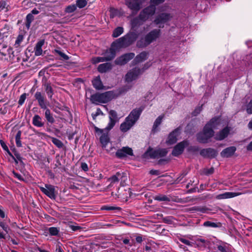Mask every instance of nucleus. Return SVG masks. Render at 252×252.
<instances>
[{
  "label": "nucleus",
  "instance_id": "f257e3e1",
  "mask_svg": "<svg viewBox=\"0 0 252 252\" xmlns=\"http://www.w3.org/2000/svg\"><path fill=\"white\" fill-rule=\"evenodd\" d=\"M136 38V34L133 32H130L125 36L120 38L112 44L111 48L106 51L105 57L94 58L92 60V63L95 64L113 59L115 56L116 51L118 49L128 46L134 41Z\"/></svg>",
  "mask_w": 252,
  "mask_h": 252
},
{
  "label": "nucleus",
  "instance_id": "f03ea898",
  "mask_svg": "<svg viewBox=\"0 0 252 252\" xmlns=\"http://www.w3.org/2000/svg\"><path fill=\"white\" fill-rule=\"evenodd\" d=\"M220 121L219 118L212 119L204 126L203 131L197 135L198 141L203 143L208 142L214 135V129L218 128L220 126Z\"/></svg>",
  "mask_w": 252,
  "mask_h": 252
},
{
  "label": "nucleus",
  "instance_id": "7ed1b4c3",
  "mask_svg": "<svg viewBox=\"0 0 252 252\" xmlns=\"http://www.w3.org/2000/svg\"><path fill=\"white\" fill-rule=\"evenodd\" d=\"M143 110L142 107L133 109L126 118L125 122L121 124L120 126L121 130L126 132L129 130L138 120Z\"/></svg>",
  "mask_w": 252,
  "mask_h": 252
},
{
  "label": "nucleus",
  "instance_id": "20e7f679",
  "mask_svg": "<svg viewBox=\"0 0 252 252\" xmlns=\"http://www.w3.org/2000/svg\"><path fill=\"white\" fill-rule=\"evenodd\" d=\"M115 97L113 92L109 91L102 94H96L91 96L92 102L95 104L106 103Z\"/></svg>",
  "mask_w": 252,
  "mask_h": 252
},
{
  "label": "nucleus",
  "instance_id": "39448f33",
  "mask_svg": "<svg viewBox=\"0 0 252 252\" xmlns=\"http://www.w3.org/2000/svg\"><path fill=\"white\" fill-rule=\"evenodd\" d=\"M34 96L36 99L37 100L38 104L42 109H45V117L47 121L53 124L55 122V120L52 115L51 113L50 110L47 108L46 102H45L44 98L40 92H36Z\"/></svg>",
  "mask_w": 252,
  "mask_h": 252
},
{
  "label": "nucleus",
  "instance_id": "423d86ee",
  "mask_svg": "<svg viewBox=\"0 0 252 252\" xmlns=\"http://www.w3.org/2000/svg\"><path fill=\"white\" fill-rule=\"evenodd\" d=\"M159 35L160 30H154L147 34L144 39L138 41L137 43L138 46L139 47L146 46L156 40Z\"/></svg>",
  "mask_w": 252,
  "mask_h": 252
},
{
  "label": "nucleus",
  "instance_id": "0eeeda50",
  "mask_svg": "<svg viewBox=\"0 0 252 252\" xmlns=\"http://www.w3.org/2000/svg\"><path fill=\"white\" fill-rule=\"evenodd\" d=\"M95 130L96 132L102 134L100 137V141L102 144V147L105 148L107 152H110L113 148L111 143L109 142L107 133L106 134L103 133L104 130L99 129L96 127H95Z\"/></svg>",
  "mask_w": 252,
  "mask_h": 252
},
{
  "label": "nucleus",
  "instance_id": "6e6552de",
  "mask_svg": "<svg viewBox=\"0 0 252 252\" xmlns=\"http://www.w3.org/2000/svg\"><path fill=\"white\" fill-rule=\"evenodd\" d=\"M167 153V151L165 149H154L149 148L144 154L145 158H158L165 156Z\"/></svg>",
  "mask_w": 252,
  "mask_h": 252
},
{
  "label": "nucleus",
  "instance_id": "1a4fd4ad",
  "mask_svg": "<svg viewBox=\"0 0 252 252\" xmlns=\"http://www.w3.org/2000/svg\"><path fill=\"white\" fill-rule=\"evenodd\" d=\"M143 71L135 67L129 70L125 76V80L127 83H130L135 80L138 76L143 73Z\"/></svg>",
  "mask_w": 252,
  "mask_h": 252
},
{
  "label": "nucleus",
  "instance_id": "9d476101",
  "mask_svg": "<svg viewBox=\"0 0 252 252\" xmlns=\"http://www.w3.org/2000/svg\"><path fill=\"white\" fill-rule=\"evenodd\" d=\"M155 6L153 5L146 8L141 12L139 15L140 19L143 21L148 19L155 13Z\"/></svg>",
  "mask_w": 252,
  "mask_h": 252
},
{
  "label": "nucleus",
  "instance_id": "9b49d317",
  "mask_svg": "<svg viewBox=\"0 0 252 252\" xmlns=\"http://www.w3.org/2000/svg\"><path fill=\"white\" fill-rule=\"evenodd\" d=\"M172 17L173 15L170 13H162L157 17L154 23L157 25L162 24L170 20Z\"/></svg>",
  "mask_w": 252,
  "mask_h": 252
},
{
  "label": "nucleus",
  "instance_id": "f8f14e48",
  "mask_svg": "<svg viewBox=\"0 0 252 252\" xmlns=\"http://www.w3.org/2000/svg\"><path fill=\"white\" fill-rule=\"evenodd\" d=\"M180 134V129L177 128L175 129L169 135L166 143L169 145L176 143L179 139Z\"/></svg>",
  "mask_w": 252,
  "mask_h": 252
},
{
  "label": "nucleus",
  "instance_id": "ddd939ff",
  "mask_svg": "<svg viewBox=\"0 0 252 252\" xmlns=\"http://www.w3.org/2000/svg\"><path fill=\"white\" fill-rule=\"evenodd\" d=\"M133 155V151L131 148L128 147H124L122 149L118 150L116 155L117 157L122 158L127 156H132Z\"/></svg>",
  "mask_w": 252,
  "mask_h": 252
},
{
  "label": "nucleus",
  "instance_id": "4468645a",
  "mask_svg": "<svg viewBox=\"0 0 252 252\" xmlns=\"http://www.w3.org/2000/svg\"><path fill=\"white\" fill-rule=\"evenodd\" d=\"M125 3L132 11L137 12L140 9L141 3L138 0H126Z\"/></svg>",
  "mask_w": 252,
  "mask_h": 252
},
{
  "label": "nucleus",
  "instance_id": "2eb2a0df",
  "mask_svg": "<svg viewBox=\"0 0 252 252\" xmlns=\"http://www.w3.org/2000/svg\"><path fill=\"white\" fill-rule=\"evenodd\" d=\"M189 143L187 141H183L178 144L174 148L172 151V155L174 156H178L181 154L185 147L188 146Z\"/></svg>",
  "mask_w": 252,
  "mask_h": 252
},
{
  "label": "nucleus",
  "instance_id": "dca6fc26",
  "mask_svg": "<svg viewBox=\"0 0 252 252\" xmlns=\"http://www.w3.org/2000/svg\"><path fill=\"white\" fill-rule=\"evenodd\" d=\"M134 57V54L133 53L126 54L117 59L115 62L117 64L123 65L126 63L130 60L133 59Z\"/></svg>",
  "mask_w": 252,
  "mask_h": 252
},
{
  "label": "nucleus",
  "instance_id": "f3484780",
  "mask_svg": "<svg viewBox=\"0 0 252 252\" xmlns=\"http://www.w3.org/2000/svg\"><path fill=\"white\" fill-rule=\"evenodd\" d=\"M41 191L51 199L55 198V189L51 185H46L45 188H40Z\"/></svg>",
  "mask_w": 252,
  "mask_h": 252
},
{
  "label": "nucleus",
  "instance_id": "a211bd4d",
  "mask_svg": "<svg viewBox=\"0 0 252 252\" xmlns=\"http://www.w3.org/2000/svg\"><path fill=\"white\" fill-rule=\"evenodd\" d=\"M243 194L242 192H225L223 193L218 195L216 198L218 199H224L235 197Z\"/></svg>",
  "mask_w": 252,
  "mask_h": 252
},
{
  "label": "nucleus",
  "instance_id": "6ab92c4d",
  "mask_svg": "<svg viewBox=\"0 0 252 252\" xmlns=\"http://www.w3.org/2000/svg\"><path fill=\"white\" fill-rule=\"evenodd\" d=\"M236 150V148L234 146H231L225 148L220 153V155L223 158H228L231 157Z\"/></svg>",
  "mask_w": 252,
  "mask_h": 252
},
{
  "label": "nucleus",
  "instance_id": "aec40b11",
  "mask_svg": "<svg viewBox=\"0 0 252 252\" xmlns=\"http://www.w3.org/2000/svg\"><path fill=\"white\" fill-rule=\"evenodd\" d=\"M165 118V115L162 114L160 116H159L155 120L153 126V129L152 131L154 132H157L158 131L159 128L158 126L160 125L161 122H162L163 120Z\"/></svg>",
  "mask_w": 252,
  "mask_h": 252
},
{
  "label": "nucleus",
  "instance_id": "412c9836",
  "mask_svg": "<svg viewBox=\"0 0 252 252\" xmlns=\"http://www.w3.org/2000/svg\"><path fill=\"white\" fill-rule=\"evenodd\" d=\"M200 153L202 156L208 157H214L217 154V151L211 148L203 149L201 151Z\"/></svg>",
  "mask_w": 252,
  "mask_h": 252
},
{
  "label": "nucleus",
  "instance_id": "4be33fe9",
  "mask_svg": "<svg viewBox=\"0 0 252 252\" xmlns=\"http://www.w3.org/2000/svg\"><path fill=\"white\" fill-rule=\"evenodd\" d=\"M229 132V128L225 127L216 135L215 138L218 140H221L228 135Z\"/></svg>",
  "mask_w": 252,
  "mask_h": 252
},
{
  "label": "nucleus",
  "instance_id": "5701e85b",
  "mask_svg": "<svg viewBox=\"0 0 252 252\" xmlns=\"http://www.w3.org/2000/svg\"><path fill=\"white\" fill-rule=\"evenodd\" d=\"M12 52V49L10 47H8L6 45H2V47L0 50V54L1 58L9 56Z\"/></svg>",
  "mask_w": 252,
  "mask_h": 252
},
{
  "label": "nucleus",
  "instance_id": "b1692460",
  "mask_svg": "<svg viewBox=\"0 0 252 252\" xmlns=\"http://www.w3.org/2000/svg\"><path fill=\"white\" fill-rule=\"evenodd\" d=\"M32 124L37 127H42L44 126L42 118L38 115H35L32 118Z\"/></svg>",
  "mask_w": 252,
  "mask_h": 252
},
{
  "label": "nucleus",
  "instance_id": "393cba45",
  "mask_svg": "<svg viewBox=\"0 0 252 252\" xmlns=\"http://www.w3.org/2000/svg\"><path fill=\"white\" fill-rule=\"evenodd\" d=\"M44 44V40H42L37 43L34 48V54L36 56H40L42 53V47Z\"/></svg>",
  "mask_w": 252,
  "mask_h": 252
},
{
  "label": "nucleus",
  "instance_id": "a878e982",
  "mask_svg": "<svg viewBox=\"0 0 252 252\" xmlns=\"http://www.w3.org/2000/svg\"><path fill=\"white\" fill-rule=\"evenodd\" d=\"M119 175L120 172H117L115 175L112 176L111 177L108 179V181L110 182V184L108 186L109 188L111 187L113 184L118 183L119 181L118 176H120Z\"/></svg>",
  "mask_w": 252,
  "mask_h": 252
},
{
  "label": "nucleus",
  "instance_id": "bb28decb",
  "mask_svg": "<svg viewBox=\"0 0 252 252\" xmlns=\"http://www.w3.org/2000/svg\"><path fill=\"white\" fill-rule=\"evenodd\" d=\"M93 85L97 90L101 89L103 88V85L99 77H96L93 80Z\"/></svg>",
  "mask_w": 252,
  "mask_h": 252
},
{
  "label": "nucleus",
  "instance_id": "cd10ccee",
  "mask_svg": "<svg viewBox=\"0 0 252 252\" xmlns=\"http://www.w3.org/2000/svg\"><path fill=\"white\" fill-rule=\"evenodd\" d=\"M111 68V64L109 63H105L100 64L98 67L99 72H105Z\"/></svg>",
  "mask_w": 252,
  "mask_h": 252
},
{
  "label": "nucleus",
  "instance_id": "c85d7f7f",
  "mask_svg": "<svg viewBox=\"0 0 252 252\" xmlns=\"http://www.w3.org/2000/svg\"><path fill=\"white\" fill-rule=\"evenodd\" d=\"M53 53L55 54L58 55L60 56L61 57V59L63 60H68L69 58V57L65 54L64 53H63L60 48H56L53 51Z\"/></svg>",
  "mask_w": 252,
  "mask_h": 252
},
{
  "label": "nucleus",
  "instance_id": "c756f323",
  "mask_svg": "<svg viewBox=\"0 0 252 252\" xmlns=\"http://www.w3.org/2000/svg\"><path fill=\"white\" fill-rule=\"evenodd\" d=\"M120 176H119V181H121V184L122 186H124L127 180V174L125 172H120Z\"/></svg>",
  "mask_w": 252,
  "mask_h": 252
},
{
  "label": "nucleus",
  "instance_id": "7c9ffc66",
  "mask_svg": "<svg viewBox=\"0 0 252 252\" xmlns=\"http://www.w3.org/2000/svg\"><path fill=\"white\" fill-rule=\"evenodd\" d=\"M124 32L123 28L122 27H118L115 29L113 33L114 37H117L120 36Z\"/></svg>",
  "mask_w": 252,
  "mask_h": 252
},
{
  "label": "nucleus",
  "instance_id": "2f4dec72",
  "mask_svg": "<svg viewBox=\"0 0 252 252\" xmlns=\"http://www.w3.org/2000/svg\"><path fill=\"white\" fill-rule=\"evenodd\" d=\"M33 20V16L32 14L30 13L27 15L26 17L27 23L26 26L28 29H29L31 26V23Z\"/></svg>",
  "mask_w": 252,
  "mask_h": 252
},
{
  "label": "nucleus",
  "instance_id": "473e14b6",
  "mask_svg": "<svg viewBox=\"0 0 252 252\" xmlns=\"http://www.w3.org/2000/svg\"><path fill=\"white\" fill-rule=\"evenodd\" d=\"M147 58V53L146 52H142L136 57V60L137 62H142L146 60Z\"/></svg>",
  "mask_w": 252,
  "mask_h": 252
},
{
  "label": "nucleus",
  "instance_id": "72a5a7b5",
  "mask_svg": "<svg viewBox=\"0 0 252 252\" xmlns=\"http://www.w3.org/2000/svg\"><path fill=\"white\" fill-rule=\"evenodd\" d=\"M155 199L160 201H169V199L168 198V197H167L165 195L162 194L156 195L155 197Z\"/></svg>",
  "mask_w": 252,
  "mask_h": 252
},
{
  "label": "nucleus",
  "instance_id": "f704fd0d",
  "mask_svg": "<svg viewBox=\"0 0 252 252\" xmlns=\"http://www.w3.org/2000/svg\"><path fill=\"white\" fill-rule=\"evenodd\" d=\"M87 4V0H77L76 1V5L80 8L84 7Z\"/></svg>",
  "mask_w": 252,
  "mask_h": 252
},
{
  "label": "nucleus",
  "instance_id": "c9c22d12",
  "mask_svg": "<svg viewBox=\"0 0 252 252\" xmlns=\"http://www.w3.org/2000/svg\"><path fill=\"white\" fill-rule=\"evenodd\" d=\"M49 232L51 235H57L59 232V229L55 227H51L49 228Z\"/></svg>",
  "mask_w": 252,
  "mask_h": 252
},
{
  "label": "nucleus",
  "instance_id": "e433bc0d",
  "mask_svg": "<svg viewBox=\"0 0 252 252\" xmlns=\"http://www.w3.org/2000/svg\"><path fill=\"white\" fill-rule=\"evenodd\" d=\"M52 142L58 148H62L63 146V144L60 140L56 138H52Z\"/></svg>",
  "mask_w": 252,
  "mask_h": 252
},
{
  "label": "nucleus",
  "instance_id": "4c0bfd02",
  "mask_svg": "<svg viewBox=\"0 0 252 252\" xmlns=\"http://www.w3.org/2000/svg\"><path fill=\"white\" fill-rule=\"evenodd\" d=\"M76 9V6L75 4H71L67 6L65 11L67 13H72Z\"/></svg>",
  "mask_w": 252,
  "mask_h": 252
},
{
  "label": "nucleus",
  "instance_id": "58836bf2",
  "mask_svg": "<svg viewBox=\"0 0 252 252\" xmlns=\"http://www.w3.org/2000/svg\"><path fill=\"white\" fill-rule=\"evenodd\" d=\"M109 122L107 126L106 127V129L107 131L111 129L115 125L116 120H112V119H109Z\"/></svg>",
  "mask_w": 252,
  "mask_h": 252
},
{
  "label": "nucleus",
  "instance_id": "ea45409f",
  "mask_svg": "<svg viewBox=\"0 0 252 252\" xmlns=\"http://www.w3.org/2000/svg\"><path fill=\"white\" fill-rule=\"evenodd\" d=\"M203 225L206 227H216L218 226V225L213 222H211L210 221H207L204 222Z\"/></svg>",
  "mask_w": 252,
  "mask_h": 252
},
{
  "label": "nucleus",
  "instance_id": "a19ab883",
  "mask_svg": "<svg viewBox=\"0 0 252 252\" xmlns=\"http://www.w3.org/2000/svg\"><path fill=\"white\" fill-rule=\"evenodd\" d=\"M23 40V36L22 35H19L15 41V46L17 47L19 46L21 42Z\"/></svg>",
  "mask_w": 252,
  "mask_h": 252
},
{
  "label": "nucleus",
  "instance_id": "79ce46f5",
  "mask_svg": "<svg viewBox=\"0 0 252 252\" xmlns=\"http://www.w3.org/2000/svg\"><path fill=\"white\" fill-rule=\"evenodd\" d=\"M45 90H46V92L48 94V96L51 98L52 95V89L51 87L49 85L47 84V85H46Z\"/></svg>",
  "mask_w": 252,
  "mask_h": 252
},
{
  "label": "nucleus",
  "instance_id": "37998d69",
  "mask_svg": "<svg viewBox=\"0 0 252 252\" xmlns=\"http://www.w3.org/2000/svg\"><path fill=\"white\" fill-rule=\"evenodd\" d=\"M109 119L115 120L117 118V113L114 110H111L109 113Z\"/></svg>",
  "mask_w": 252,
  "mask_h": 252
},
{
  "label": "nucleus",
  "instance_id": "c03bdc74",
  "mask_svg": "<svg viewBox=\"0 0 252 252\" xmlns=\"http://www.w3.org/2000/svg\"><path fill=\"white\" fill-rule=\"evenodd\" d=\"M0 145L2 147V148L3 149V150H4L5 151H6L7 152V153H8V154L10 156H12L11 154L9 152L8 148L7 146H6V145L5 144V143H4V142L2 140H0Z\"/></svg>",
  "mask_w": 252,
  "mask_h": 252
},
{
  "label": "nucleus",
  "instance_id": "a18cd8bd",
  "mask_svg": "<svg viewBox=\"0 0 252 252\" xmlns=\"http://www.w3.org/2000/svg\"><path fill=\"white\" fill-rule=\"evenodd\" d=\"M26 94H22L19 98V102H18L19 104L20 105H22L24 103V102L26 99Z\"/></svg>",
  "mask_w": 252,
  "mask_h": 252
},
{
  "label": "nucleus",
  "instance_id": "49530a36",
  "mask_svg": "<svg viewBox=\"0 0 252 252\" xmlns=\"http://www.w3.org/2000/svg\"><path fill=\"white\" fill-rule=\"evenodd\" d=\"M247 111L249 114H252V100L247 106Z\"/></svg>",
  "mask_w": 252,
  "mask_h": 252
},
{
  "label": "nucleus",
  "instance_id": "de8ad7c7",
  "mask_svg": "<svg viewBox=\"0 0 252 252\" xmlns=\"http://www.w3.org/2000/svg\"><path fill=\"white\" fill-rule=\"evenodd\" d=\"M165 0H151V2L155 5H158L164 1Z\"/></svg>",
  "mask_w": 252,
  "mask_h": 252
},
{
  "label": "nucleus",
  "instance_id": "09e8293b",
  "mask_svg": "<svg viewBox=\"0 0 252 252\" xmlns=\"http://www.w3.org/2000/svg\"><path fill=\"white\" fill-rule=\"evenodd\" d=\"M214 168L213 167L210 168L209 169H205L204 173L206 175L212 174L214 172Z\"/></svg>",
  "mask_w": 252,
  "mask_h": 252
},
{
  "label": "nucleus",
  "instance_id": "8fccbe9b",
  "mask_svg": "<svg viewBox=\"0 0 252 252\" xmlns=\"http://www.w3.org/2000/svg\"><path fill=\"white\" fill-rule=\"evenodd\" d=\"M180 241H181L182 243H184V244H186V245H189V246H192V243H191V242H189V241H188V240H186V239H185L181 238V239H180Z\"/></svg>",
  "mask_w": 252,
  "mask_h": 252
},
{
  "label": "nucleus",
  "instance_id": "3c124183",
  "mask_svg": "<svg viewBox=\"0 0 252 252\" xmlns=\"http://www.w3.org/2000/svg\"><path fill=\"white\" fill-rule=\"evenodd\" d=\"M81 168L82 169V170H83L85 171H87L89 169L87 164L85 162L81 163Z\"/></svg>",
  "mask_w": 252,
  "mask_h": 252
},
{
  "label": "nucleus",
  "instance_id": "603ef678",
  "mask_svg": "<svg viewBox=\"0 0 252 252\" xmlns=\"http://www.w3.org/2000/svg\"><path fill=\"white\" fill-rule=\"evenodd\" d=\"M69 227L74 231H76L80 228V227L77 225H70Z\"/></svg>",
  "mask_w": 252,
  "mask_h": 252
},
{
  "label": "nucleus",
  "instance_id": "864d4df0",
  "mask_svg": "<svg viewBox=\"0 0 252 252\" xmlns=\"http://www.w3.org/2000/svg\"><path fill=\"white\" fill-rule=\"evenodd\" d=\"M0 226L6 232H8V227L6 226L3 222H0Z\"/></svg>",
  "mask_w": 252,
  "mask_h": 252
},
{
  "label": "nucleus",
  "instance_id": "5fc2aeb1",
  "mask_svg": "<svg viewBox=\"0 0 252 252\" xmlns=\"http://www.w3.org/2000/svg\"><path fill=\"white\" fill-rule=\"evenodd\" d=\"M115 209H116V208L115 207H113V206H110V207L103 206L102 208V209H103V210H114Z\"/></svg>",
  "mask_w": 252,
  "mask_h": 252
},
{
  "label": "nucleus",
  "instance_id": "6e6d98bb",
  "mask_svg": "<svg viewBox=\"0 0 252 252\" xmlns=\"http://www.w3.org/2000/svg\"><path fill=\"white\" fill-rule=\"evenodd\" d=\"M13 173L14 176L16 178H18L19 180H23V178L22 177L21 175H20V174H19L18 173H16L14 172H13Z\"/></svg>",
  "mask_w": 252,
  "mask_h": 252
},
{
  "label": "nucleus",
  "instance_id": "4d7b16f0",
  "mask_svg": "<svg viewBox=\"0 0 252 252\" xmlns=\"http://www.w3.org/2000/svg\"><path fill=\"white\" fill-rule=\"evenodd\" d=\"M6 5V3L4 1L0 2V10H1L3 9Z\"/></svg>",
  "mask_w": 252,
  "mask_h": 252
},
{
  "label": "nucleus",
  "instance_id": "13d9d810",
  "mask_svg": "<svg viewBox=\"0 0 252 252\" xmlns=\"http://www.w3.org/2000/svg\"><path fill=\"white\" fill-rule=\"evenodd\" d=\"M16 145L18 147H20L22 146L21 140H20V139H19L18 138H16Z\"/></svg>",
  "mask_w": 252,
  "mask_h": 252
},
{
  "label": "nucleus",
  "instance_id": "bf43d9fd",
  "mask_svg": "<svg viewBox=\"0 0 252 252\" xmlns=\"http://www.w3.org/2000/svg\"><path fill=\"white\" fill-rule=\"evenodd\" d=\"M0 217L4 218L5 217V213L4 211L0 208Z\"/></svg>",
  "mask_w": 252,
  "mask_h": 252
},
{
  "label": "nucleus",
  "instance_id": "052dcab7",
  "mask_svg": "<svg viewBox=\"0 0 252 252\" xmlns=\"http://www.w3.org/2000/svg\"><path fill=\"white\" fill-rule=\"evenodd\" d=\"M100 114H102L101 111L100 110V109H97V111H96V114L94 115V116H93L94 119V116H97L98 115H100Z\"/></svg>",
  "mask_w": 252,
  "mask_h": 252
},
{
  "label": "nucleus",
  "instance_id": "680f3d73",
  "mask_svg": "<svg viewBox=\"0 0 252 252\" xmlns=\"http://www.w3.org/2000/svg\"><path fill=\"white\" fill-rule=\"evenodd\" d=\"M218 250L221 252H225V248L222 246H218Z\"/></svg>",
  "mask_w": 252,
  "mask_h": 252
},
{
  "label": "nucleus",
  "instance_id": "e2e57ef3",
  "mask_svg": "<svg viewBox=\"0 0 252 252\" xmlns=\"http://www.w3.org/2000/svg\"><path fill=\"white\" fill-rule=\"evenodd\" d=\"M247 149L248 151H252V141L248 145Z\"/></svg>",
  "mask_w": 252,
  "mask_h": 252
},
{
  "label": "nucleus",
  "instance_id": "0e129e2a",
  "mask_svg": "<svg viewBox=\"0 0 252 252\" xmlns=\"http://www.w3.org/2000/svg\"><path fill=\"white\" fill-rule=\"evenodd\" d=\"M136 240L137 242L140 243L142 241V238L141 236H138L136 237Z\"/></svg>",
  "mask_w": 252,
  "mask_h": 252
},
{
  "label": "nucleus",
  "instance_id": "69168bd1",
  "mask_svg": "<svg viewBox=\"0 0 252 252\" xmlns=\"http://www.w3.org/2000/svg\"><path fill=\"white\" fill-rule=\"evenodd\" d=\"M38 13H39V11L37 10H36V9H34L32 11L31 14H32H32H38Z\"/></svg>",
  "mask_w": 252,
  "mask_h": 252
},
{
  "label": "nucleus",
  "instance_id": "338daca9",
  "mask_svg": "<svg viewBox=\"0 0 252 252\" xmlns=\"http://www.w3.org/2000/svg\"><path fill=\"white\" fill-rule=\"evenodd\" d=\"M150 173L151 174H152V175H154V174L157 175L158 171L157 170H152L150 171Z\"/></svg>",
  "mask_w": 252,
  "mask_h": 252
},
{
  "label": "nucleus",
  "instance_id": "774afa93",
  "mask_svg": "<svg viewBox=\"0 0 252 252\" xmlns=\"http://www.w3.org/2000/svg\"><path fill=\"white\" fill-rule=\"evenodd\" d=\"M81 252H90V251L87 248L83 247L82 248Z\"/></svg>",
  "mask_w": 252,
  "mask_h": 252
}]
</instances>
